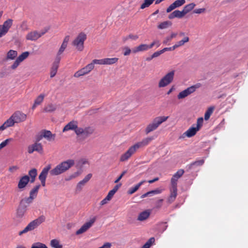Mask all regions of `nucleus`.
<instances>
[{"instance_id": "c03bdc74", "label": "nucleus", "mask_w": 248, "mask_h": 248, "mask_svg": "<svg viewBox=\"0 0 248 248\" xmlns=\"http://www.w3.org/2000/svg\"><path fill=\"white\" fill-rule=\"evenodd\" d=\"M155 238L154 237L150 238L141 248H150L151 245L155 242Z\"/></svg>"}, {"instance_id": "09e8293b", "label": "nucleus", "mask_w": 248, "mask_h": 248, "mask_svg": "<svg viewBox=\"0 0 248 248\" xmlns=\"http://www.w3.org/2000/svg\"><path fill=\"white\" fill-rule=\"evenodd\" d=\"M88 161L86 159H80L78 163V166L79 167H82L85 164H88Z\"/></svg>"}, {"instance_id": "37998d69", "label": "nucleus", "mask_w": 248, "mask_h": 248, "mask_svg": "<svg viewBox=\"0 0 248 248\" xmlns=\"http://www.w3.org/2000/svg\"><path fill=\"white\" fill-rule=\"evenodd\" d=\"M52 247L54 248H62V245L60 244L59 241L57 239H53L50 242Z\"/></svg>"}, {"instance_id": "423d86ee", "label": "nucleus", "mask_w": 248, "mask_h": 248, "mask_svg": "<svg viewBox=\"0 0 248 248\" xmlns=\"http://www.w3.org/2000/svg\"><path fill=\"white\" fill-rule=\"evenodd\" d=\"M86 38V34L84 32H80L73 40L72 44L78 51H82L84 49V43Z\"/></svg>"}, {"instance_id": "8fccbe9b", "label": "nucleus", "mask_w": 248, "mask_h": 248, "mask_svg": "<svg viewBox=\"0 0 248 248\" xmlns=\"http://www.w3.org/2000/svg\"><path fill=\"white\" fill-rule=\"evenodd\" d=\"M31 248H47V247L43 244L37 243L33 245Z\"/></svg>"}, {"instance_id": "c85d7f7f", "label": "nucleus", "mask_w": 248, "mask_h": 248, "mask_svg": "<svg viewBox=\"0 0 248 248\" xmlns=\"http://www.w3.org/2000/svg\"><path fill=\"white\" fill-rule=\"evenodd\" d=\"M29 176L30 177V181L31 183L34 182L35 180L36 177L37 175V170L36 169L33 168L29 170Z\"/></svg>"}, {"instance_id": "f257e3e1", "label": "nucleus", "mask_w": 248, "mask_h": 248, "mask_svg": "<svg viewBox=\"0 0 248 248\" xmlns=\"http://www.w3.org/2000/svg\"><path fill=\"white\" fill-rule=\"evenodd\" d=\"M27 115L21 111H16L0 126V131H3L6 128L14 126L15 124L20 123L25 121Z\"/></svg>"}, {"instance_id": "e433bc0d", "label": "nucleus", "mask_w": 248, "mask_h": 248, "mask_svg": "<svg viewBox=\"0 0 248 248\" xmlns=\"http://www.w3.org/2000/svg\"><path fill=\"white\" fill-rule=\"evenodd\" d=\"M155 0H144L140 5V9H144L149 7Z\"/></svg>"}, {"instance_id": "5701e85b", "label": "nucleus", "mask_w": 248, "mask_h": 248, "mask_svg": "<svg viewBox=\"0 0 248 248\" xmlns=\"http://www.w3.org/2000/svg\"><path fill=\"white\" fill-rule=\"evenodd\" d=\"M27 205H22L20 204L16 210V217L18 218H22L27 211Z\"/></svg>"}, {"instance_id": "13d9d810", "label": "nucleus", "mask_w": 248, "mask_h": 248, "mask_svg": "<svg viewBox=\"0 0 248 248\" xmlns=\"http://www.w3.org/2000/svg\"><path fill=\"white\" fill-rule=\"evenodd\" d=\"M10 140H11V139H6L4 141H2L0 144V149H2L3 147H4L5 146H6L7 145V144H8L9 141Z\"/></svg>"}, {"instance_id": "ddd939ff", "label": "nucleus", "mask_w": 248, "mask_h": 248, "mask_svg": "<svg viewBox=\"0 0 248 248\" xmlns=\"http://www.w3.org/2000/svg\"><path fill=\"white\" fill-rule=\"evenodd\" d=\"M46 31H42L41 32H39L37 31H33L29 32L26 36V38L27 40H31V41H36L38 38L41 37L42 35H43L46 32Z\"/></svg>"}, {"instance_id": "680f3d73", "label": "nucleus", "mask_w": 248, "mask_h": 248, "mask_svg": "<svg viewBox=\"0 0 248 248\" xmlns=\"http://www.w3.org/2000/svg\"><path fill=\"white\" fill-rule=\"evenodd\" d=\"M205 11V8H199V9H196L194 10L193 12L196 14H201L202 13H204Z\"/></svg>"}, {"instance_id": "603ef678", "label": "nucleus", "mask_w": 248, "mask_h": 248, "mask_svg": "<svg viewBox=\"0 0 248 248\" xmlns=\"http://www.w3.org/2000/svg\"><path fill=\"white\" fill-rule=\"evenodd\" d=\"M33 200H34L33 198H32V197H31L29 196V197L26 198L24 199V200H21V201L20 202V204H22V202L23 201H25L26 203L29 204L32 202Z\"/></svg>"}, {"instance_id": "aec40b11", "label": "nucleus", "mask_w": 248, "mask_h": 248, "mask_svg": "<svg viewBox=\"0 0 248 248\" xmlns=\"http://www.w3.org/2000/svg\"><path fill=\"white\" fill-rule=\"evenodd\" d=\"M170 195L168 199V202L170 203L173 202L177 195V186H171L170 188Z\"/></svg>"}, {"instance_id": "4c0bfd02", "label": "nucleus", "mask_w": 248, "mask_h": 248, "mask_svg": "<svg viewBox=\"0 0 248 248\" xmlns=\"http://www.w3.org/2000/svg\"><path fill=\"white\" fill-rule=\"evenodd\" d=\"M90 64H92L93 69L94 67V64L105 65L104 59L99 60L94 59Z\"/></svg>"}, {"instance_id": "20e7f679", "label": "nucleus", "mask_w": 248, "mask_h": 248, "mask_svg": "<svg viewBox=\"0 0 248 248\" xmlns=\"http://www.w3.org/2000/svg\"><path fill=\"white\" fill-rule=\"evenodd\" d=\"M168 116H158L154 118L152 122L146 126L145 132L146 134L156 130L158 126L168 119Z\"/></svg>"}, {"instance_id": "052dcab7", "label": "nucleus", "mask_w": 248, "mask_h": 248, "mask_svg": "<svg viewBox=\"0 0 248 248\" xmlns=\"http://www.w3.org/2000/svg\"><path fill=\"white\" fill-rule=\"evenodd\" d=\"M115 194V193L113 192V191H109L108 193L107 196L106 197L107 199V200H109V201L112 199L114 195Z\"/></svg>"}, {"instance_id": "f8f14e48", "label": "nucleus", "mask_w": 248, "mask_h": 248, "mask_svg": "<svg viewBox=\"0 0 248 248\" xmlns=\"http://www.w3.org/2000/svg\"><path fill=\"white\" fill-rule=\"evenodd\" d=\"M94 132V129L92 127H86L84 128L79 127L76 131V134L78 135H82L85 137H87L92 134Z\"/></svg>"}, {"instance_id": "6ab92c4d", "label": "nucleus", "mask_w": 248, "mask_h": 248, "mask_svg": "<svg viewBox=\"0 0 248 248\" xmlns=\"http://www.w3.org/2000/svg\"><path fill=\"white\" fill-rule=\"evenodd\" d=\"M154 139L153 137H147L143 139L141 141L135 143L133 146L137 150L140 147H143L148 145Z\"/></svg>"}, {"instance_id": "bf43d9fd", "label": "nucleus", "mask_w": 248, "mask_h": 248, "mask_svg": "<svg viewBox=\"0 0 248 248\" xmlns=\"http://www.w3.org/2000/svg\"><path fill=\"white\" fill-rule=\"evenodd\" d=\"M124 49V56H128L131 53V50L128 47H125Z\"/></svg>"}, {"instance_id": "69168bd1", "label": "nucleus", "mask_w": 248, "mask_h": 248, "mask_svg": "<svg viewBox=\"0 0 248 248\" xmlns=\"http://www.w3.org/2000/svg\"><path fill=\"white\" fill-rule=\"evenodd\" d=\"M19 169V167L17 166H13L9 168V170L11 172H14Z\"/></svg>"}, {"instance_id": "6e6552de", "label": "nucleus", "mask_w": 248, "mask_h": 248, "mask_svg": "<svg viewBox=\"0 0 248 248\" xmlns=\"http://www.w3.org/2000/svg\"><path fill=\"white\" fill-rule=\"evenodd\" d=\"M174 76V71H171L163 77L158 83L159 88L164 87L170 84L173 80Z\"/></svg>"}, {"instance_id": "c756f323", "label": "nucleus", "mask_w": 248, "mask_h": 248, "mask_svg": "<svg viewBox=\"0 0 248 248\" xmlns=\"http://www.w3.org/2000/svg\"><path fill=\"white\" fill-rule=\"evenodd\" d=\"M146 182V181L145 180H143V181H141V182H140L139 183H138V184H137L136 185H135L133 187H131V188H130L129 189V190H128V193L129 194H133L134 193H135L136 191H137L139 188H140V187L144 183Z\"/></svg>"}, {"instance_id": "473e14b6", "label": "nucleus", "mask_w": 248, "mask_h": 248, "mask_svg": "<svg viewBox=\"0 0 248 248\" xmlns=\"http://www.w3.org/2000/svg\"><path fill=\"white\" fill-rule=\"evenodd\" d=\"M172 25V23L170 21H166L160 23L158 26L157 28L159 29H165L169 27H170Z\"/></svg>"}, {"instance_id": "393cba45", "label": "nucleus", "mask_w": 248, "mask_h": 248, "mask_svg": "<svg viewBox=\"0 0 248 248\" xmlns=\"http://www.w3.org/2000/svg\"><path fill=\"white\" fill-rule=\"evenodd\" d=\"M43 131V137L46 139L48 141H53L55 140L56 138V134H52L49 130L44 129Z\"/></svg>"}, {"instance_id": "338daca9", "label": "nucleus", "mask_w": 248, "mask_h": 248, "mask_svg": "<svg viewBox=\"0 0 248 248\" xmlns=\"http://www.w3.org/2000/svg\"><path fill=\"white\" fill-rule=\"evenodd\" d=\"M176 7L173 5V3H172L171 4H170L167 9L166 12L167 13H170L174 9H175Z\"/></svg>"}, {"instance_id": "0e129e2a", "label": "nucleus", "mask_w": 248, "mask_h": 248, "mask_svg": "<svg viewBox=\"0 0 248 248\" xmlns=\"http://www.w3.org/2000/svg\"><path fill=\"white\" fill-rule=\"evenodd\" d=\"M163 53V52L162 51V50H160L159 51H156L155 52H154L153 54H152V58H156V57H158L159 56H160L161 54H162Z\"/></svg>"}, {"instance_id": "58836bf2", "label": "nucleus", "mask_w": 248, "mask_h": 248, "mask_svg": "<svg viewBox=\"0 0 248 248\" xmlns=\"http://www.w3.org/2000/svg\"><path fill=\"white\" fill-rule=\"evenodd\" d=\"M139 38V36L136 34H129L128 35L124 37L123 40L124 42L130 39L132 40H136Z\"/></svg>"}, {"instance_id": "2f4dec72", "label": "nucleus", "mask_w": 248, "mask_h": 248, "mask_svg": "<svg viewBox=\"0 0 248 248\" xmlns=\"http://www.w3.org/2000/svg\"><path fill=\"white\" fill-rule=\"evenodd\" d=\"M17 56V52L12 49L10 50L7 53V60H14Z\"/></svg>"}, {"instance_id": "4be33fe9", "label": "nucleus", "mask_w": 248, "mask_h": 248, "mask_svg": "<svg viewBox=\"0 0 248 248\" xmlns=\"http://www.w3.org/2000/svg\"><path fill=\"white\" fill-rule=\"evenodd\" d=\"M60 60L55 58L54 62H53L52 67L50 69V78H53L57 74L58 69L59 66V63Z\"/></svg>"}, {"instance_id": "dca6fc26", "label": "nucleus", "mask_w": 248, "mask_h": 248, "mask_svg": "<svg viewBox=\"0 0 248 248\" xmlns=\"http://www.w3.org/2000/svg\"><path fill=\"white\" fill-rule=\"evenodd\" d=\"M136 151L137 150L133 145L131 146L124 154L121 156L120 161L124 162L127 160L132 155L136 153Z\"/></svg>"}, {"instance_id": "2eb2a0df", "label": "nucleus", "mask_w": 248, "mask_h": 248, "mask_svg": "<svg viewBox=\"0 0 248 248\" xmlns=\"http://www.w3.org/2000/svg\"><path fill=\"white\" fill-rule=\"evenodd\" d=\"M95 220V218H94L91 219L89 221L86 222L77 231L76 234L77 235H79L86 232L90 227H92Z\"/></svg>"}, {"instance_id": "b1692460", "label": "nucleus", "mask_w": 248, "mask_h": 248, "mask_svg": "<svg viewBox=\"0 0 248 248\" xmlns=\"http://www.w3.org/2000/svg\"><path fill=\"white\" fill-rule=\"evenodd\" d=\"M92 177V174L89 173L82 180L79 181L77 185V190L78 191L81 190L82 187L90 180Z\"/></svg>"}, {"instance_id": "774afa93", "label": "nucleus", "mask_w": 248, "mask_h": 248, "mask_svg": "<svg viewBox=\"0 0 248 248\" xmlns=\"http://www.w3.org/2000/svg\"><path fill=\"white\" fill-rule=\"evenodd\" d=\"M171 39L170 36L166 37L163 40V43L164 44H167L168 42H170L171 41Z\"/></svg>"}, {"instance_id": "39448f33", "label": "nucleus", "mask_w": 248, "mask_h": 248, "mask_svg": "<svg viewBox=\"0 0 248 248\" xmlns=\"http://www.w3.org/2000/svg\"><path fill=\"white\" fill-rule=\"evenodd\" d=\"M203 122V118H199L197 121L196 126L194 127V125H193L192 127H190L183 134L182 138H184L186 137L190 138L195 135L197 132L200 130L202 126Z\"/></svg>"}, {"instance_id": "9d476101", "label": "nucleus", "mask_w": 248, "mask_h": 248, "mask_svg": "<svg viewBox=\"0 0 248 248\" xmlns=\"http://www.w3.org/2000/svg\"><path fill=\"white\" fill-rule=\"evenodd\" d=\"M51 165L49 164L44 168L40 173L38 178L41 181L42 186H46V180L47 177L48 172L51 169Z\"/></svg>"}, {"instance_id": "72a5a7b5", "label": "nucleus", "mask_w": 248, "mask_h": 248, "mask_svg": "<svg viewBox=\"0 0 248 248\" xmlns=\"http://www.w3.org/2000/svg\"><path fill=\"white\" fill-rule=\"evenodd\" d=\"M67 45L66 44H64L62 43L60 48H59L56 57V59H58V60H61V55L62 54V53L64 52L65 48H66Z\"/></svg>"}, {"instance_id": "f03ea898", "label": "nucleus", "mask_w": 248, "mask_h": 248, "mask_svg": "<svg viewBox=\"0 0 248 248\" xmlns=\"http://www.w3.org/2000/svg\"><path fill=\"white\" fill-rule=\"evenodd\" d=\"M74 164L75 161L73 159H68L66 161H63L57 165L54 169H52L50 171V174L52 176L60 175L69 170L73 166Z\"/></svg>"}, {"instance_id": "1a4fd4ad", "label": "nucleus", "mask_w": 248, "mask_h": 248, "mask_svg": "<svg viewBox=\"0 0 248 248\" xmlns=\"http://www.w3.org/2000/svg\"><path fill=\"white\" fill-rule=\"evenodd\" d=\"M13 23V19L9 18L5 21L3 24L0 25V38L6 35L12 26Z\"/></svg>"}, {"instance_id": "5fc2aeb1", "label": "nucleus", "mask_w": 248, "mask_h": 248, "mask_svg": "<svg viewBox=\"0 0 248 248\" xmlns=\"http://www.w3.org/2000/svg\"><path fill=\"white\" fill-rule=\"evenodd\" d=\"M204 163L203 160H200L198 161H196L191 164V166L196 165V166H202Z\"/></svg>"}, {"instance_id": "f704fd0d", "label": "nucleus", "mask_w": 248, "mask_h": 248, "mask_svg": "<svg viewBox=\"0 0 248 248\" xmlns=\"http://www.w3.org/2000/svg\"><path fill=\"white\" fill-rule=\"evenodd\" d=\"M196 5L194 3H191L188 4L186 5L183 10L185 15L187 14L188 12L193 10L195 7Z\"/></svg>"}, {"instance_id": "0eeeda50", "label": "nucleus", "mask_w": 248, "mask_h": 248, "mask_svg": "<svg viewBox=\"0 0 248 248\" xmlns=\"http://www.w3.org/2000/svg\"><path fill=\"white\" fill-rule=\"evenodd\" d=\"M201 86L202 84L200 83H198L193 85L179 93L177 95V97L179 99L184 98L195 92L196 89H199Z\"/></svg>"}, {"instance_id": "4468645a", "label": "nucleus", "mask_w": 248, "mask_h": 248, "mask_svg": "<svg viewBox=\"0 0 248 248\" xmlns=\"http://www.w3.org/2000/svg\"><path fill=\"white\" fill-rule=\"evenodd\" d=\"M34 151H36L39 153H43V148L41 143L35 142L28 147V152L29 154H32Z\"/></svg>"}, {"instance_id": "49530a36", "label": "nucleus", "mask_w": 248, "mask_h": 248, "mask_svg": "<svg viewBox=\"0 0 248 248\" xmlns=\"http://www.w3.org/2000/svg\"><path fill=\"white\" fill-rule=\"evenodd\" d=\"M45 96V95L43 94H40L35 100L34 103L38 105L41 104V103L43 101Z\"/></svg>"}, {"instance_id": "6e6d98bb", "label": "nucleus", "mask_w": 248, "mask_h": 248, "mask_svg": "<svg viewBox=\"0 0 248 248\" xmlns=\"http://www.w3.org/2000/svg\"><path fill=\"white\" fill-rule=\"evenodd\" d=\"M20 62L17 59L14 62V63L11 65V68L13 70L16 69L19 65Z\"/></svg>"}, {"instance_id": "c9c22d12", "label": "nucleus", "mask_w": 248, "mask_h": 248, "mask_svg": "<svg viewBox=\"0 0 248 248\" xmlns=\"http://www.w3.org/2000/svg\"><path fill=\"white\" fill-rule=\"evenodd\" d=\"M118 58H104L105 65H111L116 63L118 61Z\"/></svg>"}, {"instance_id": "e2e57ef3", "label": "nucleus", "mask_w": 248, "mask_h": 248, "mask_svg": "<svg viewBox=\"0 0 248 248\" xmlns=\"http://www.w3.org/2000/svg\"><path fill=\"white\" fill-rule=\"evenodd\" d=\"M127 172L126 170L123 171L121 174L118 177V178L114 181L115 183H117L122 179V178L126 174Z\"/></svg>"}, {"instance_id": "bb28decb", "label": "nucleus", "mask_w": 248, "mask_h": 248, "mask_svg": "<svg viewBox=\"0 0 248 248\" xmlns=\"http://www.w3.org/2000/svg\"><path fill=\"white\" fill-rule=\"evenodd\" d=\"M185 15V13H184L183 10L182 11L179 10H175L170 14L168 17L169 19H173L175 17L181 18L183 17Z\"/></svg>"}, {"instance_id": "a878e982", "label": "nucleus", "mask_w": 248, "mask_h": 248, "mask_svg": "<svg viewBox=\"0 0 248 248\" xmlns=\"http://www.w3.org/2000/svg\"><path fill=\"white\" fill-rule=\"evenodd\" d=\"M150 210H146L140 213L137 217V220L140 221H143L149 218L151 214Z\"/></svg>"}, {"instance_id": "cd10ccee", "label": "nucleus", "mask_w": 248, "mask_h": 248, "mask_svg": "<svg viewBox=\"0 0 248 248\" xmlns=\"http://www.w3.org/2000/svg\"><path fill=\"white\" fill-rule=\"evenodd\" d=\"M149 50L148 49V45L145 44H141L138 46L135 47L132 52L134 53H136L139 52H142Z\"/></svg>"}, {"instance_id": "7c9ffc66", "label": "nucleus", "mask_w": 248, "mask_h": 248, "mask_svg": "<svg viewBox=\"0 0 248 248\" xmlns=\"http://www.w3.org/2000/svg\"><path fill=\"white\" fill-rule=\"evenodd\" d=\"M40 187V185L35 186L30 192V196L34 199L37 197L38 190Z\"/></svg>"}, {"instance_id": "864d4df0", "label": "nucleus", "mask_w": 248, "mask_h": 248, "mask_svg": "<svg viewBox=\"0 0 248 248\" xmlns=\"http://www.w3.org/2000/svg\"><path fill=\"white\" fill-rule=\"evenodd\" d=\"M158 192L157 190H152V191H149L144 194H143L142 196H141V198H145L146 197H147L148 195H150L152 194H157L158 193Z\"/></svg>"}, {"instance_id": "7ed1b4c3", "label": "nucleus", "mask_w": 248, "mask_h": 248, "mask_svg": "<svg viewBox=\"0 0 248 248\" xmlns=\"http://www.w3.org/2000/svg\"><path fill=\"white\" fill-rule=\"evenodd\" d=\"M46 217L42 215L38 218L31 221L28 225L22 230L18 232V235L21 236L23 234L26 233L29 231H32L38 227L41 223L45 222Z\"/></svg>"}, {"instance_id": "de8ad7c7", "label": "nucleus", "mask_w": 248, "mask_h": 248, "mask_svg": "<svg viewBox=\"0 0 248 248\" xmlns=\"http://www.w3.org/2000/svg\"><path fill=\"white\" fill-rule=\"evenodd\" d=\"M186 2L185 0H176L173 3L176 8L179 7L184 4Z\"/></svg>"}, {"instance_id": "9b49d317", "label": "nucleus", "mask_w": 248, "mask_h": 248, "mask_svg": "<svg viewBox=\"0 0 248 248\" xmlns=\"http://www.w3.org/2000/svg\"><path fill=\"white\" fill-rule=\"evenodd\" d=\"M92 70H93L92 64L89 63L84 67L77 71L74 74V77L77 78H79L81 76L89 74Z\"/></svg>"}, {"instance_id": "a19ab883", "label": "nucleus", "mask_w": 248, "mask_h": 248, "mask_svg": "<svg viewBox=\"0 0 248 248\" xmlns=\"http://www.w3.org/2000/svg\"><path fill=\"white\" fill-rule=\"evenodd\" d=\"M189 41V38L188 36H185L183 38V39L178 42H177L176 44L178 46V47L183 46L185 45V43L188 42Z\"/></svg>"}, {"instance_id": "4d7b16f0", "label": "nucleus", "mask_w": 248, "mask_h": 248, "mask_svg": "<svg viewBox=\"0 0 248 248\" xmlns=\"http://www.w3.org/2000/svg\"><path fill=\"white\" fill-rule=\"evenodd\" d=\"M43 138H44V137H43V131L42 130L38 135H36V142H38Z\"/></svg>"}, {"instance_id": "ea45409f", "label": "nucleus", "mask_w": 248, "mask_h": 248, "mask_svg": "<svg viewBox=\"0 0 248 248\" xmlns=\"http://www.w3.org/2000/svg\"><path fill=\"white\" fill-rule=\"evenodd\" d=\"M56 107L54 105L50 104L45 107L44 111L46 112H50L54 111Z\"/></svg>"}, {"instance_id": "a18cd8bd", "label": "nucleus", "mask_w": 248, "mask_h": 248, "mask_svg": "<svg viewBox=\"0 0 248 248\" xmlns=\"http://www.w3.org/2000/svg\"><path fill=\"white\" fill-rule=\"evenodd\" d=\"M214 108H209L205 112L204 114V119L205 120H208L212 113H213Z\"/></svg>"}, {"instance_id": "412c9836", "label": "nucleus", "mask_w": 248, "mask_h": 248, "mask_svg": "<svg viewBox=\"0 0 248 248\" xmlns=\"http://www.w3.org/2000/svg\"><path fill=\"white\" fill-rule=\"evenodd\" d=\"M79 127H78V123L77 121H72L68 123L63 128L62 130V132H64L65 131L72 130H74L75 132L77 129H78Z\"/></svg>"}, {"instance_id": "f3484780", "label": "nucleus", "mask_w": 248, "mask_h": 248, "mask_svg": "<svg viewBox=\"0 0 248 248\" xmlns=\"http://www.w3.org/2000/svg\"><path fill=\"white\" fill-rule=\"evenodd\" d=\"M30 181V177L28 175H25L21 177L17 184L18 188L21 191L23 190L26 187Z\"/></svg>"}, {"instance_id": "79ce46f5", "label": "nucleus", "mask_w": 248, "mask_h": 248, "mask_svg": "<svg viewBox=\"0 0 248 248\" xmlns=\"http://www.w3.org/2000/svg\"><path fill=\"white\" fill-rule=\"evenodd\" d=\"M29 55V53L28 51L24 52L22 53L21 55H20L16 59L19 61V62H21L24 60H25Z\"/></svg>"}, {"instance_id": "3c124183", "label": "nucleus", "mask_w": 248, "mask_h": 248, "mask_svg": "<svg viewBox=\"0 0 248 248\" xmlns=\"http://www.w3.org/2000/svg\"><path fill=\"white\" fill-rule=\"evenodd\" d=\"M20 28L22 31H27L28 29L27 22L26 21H23L20 25Z\"/></svg>"}, {"instance_id": "a211bd4d", "label": "nucleus", "mask_w": 248, "mask_h": 248, "mask_svg": "<svg viewBox=\"0 0 248 248\" xmlns=\"http://www.w3.org/2000/svg\"><path fill=\"white\" fill-rule=\"evenodd\" d=\"M185 171L183 169L179 170L176 173H175L171 180H170V184L171 186H177V181L178 179L182 176L184 174Z\"/></svg>"}]
</instances>
